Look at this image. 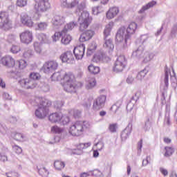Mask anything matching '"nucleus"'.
Here are the masks:
<instances>
[{
  "label": "nucleus",
  "instance_id": "58836bf2",
  "mask_svg": "<svg viewBox=\"0 0 177 177\" xmlns=\"http://www.w3.org/2000/svg\"><path fill=\"white\" fill-rule=\"evenodd\" d=\"M62 75H63L62 72H56L52 75L51 80L53 81H60V80H62Z\"/></svg>",
  "mask_w": 177,
  "mask_h": 177
},
{
  "label": "nucleus",
  "instance_id": "f3484780",
  "mask_svg": "<svg viewBox=\"0 0 177 177\" xmlns=\"http://www.w3.org/2000/svg\"><path fill=\"white\" fill-rule=\"evenodd\" d=\"M60 59L62 63H68L69 64L74 63V56H73V53L71 51L62 53L60 56Z\"/></svg>",
  "mask_w": 177,
  "mask_h": 177
},
{
  "label": "nucleus",
  "instance_id": "5fc2aeb1",
  "mask_svg": "<svg viewBox=\"0 0 177 177\" xmlns=\"http://www.w3.org/2000/svg\"><path fill=\"white\" fill-rule=\"evenodd\" d=\"M17 6H19V8H24V6H27V0H17Z\"/></svg>",
  "mask_w": 177,
  "mask_h": 177
},
{
  "label": "nucleus",
  "instance_id": "052dcab7",
  "mask_svg": "<svg viewBox=\"0 0 177 177\" xmlns=\"http://www.w3.org/2000/svg\"><path fill=\"white\" fill-rule=\"evenodd\" d=\"M95 146L97 147V150L102 151V150H103V147H104V143H103L102 141H100L95 144Z\"/></svg>",
  "mask_w": 177,
  "mask_h": 177
},
{
  "label": "nucleus",
  "instance_id": "6e6552de",
  "mask_svg": "<svg viewBox=\"0 0 177 177\" xmlns=\"http://www.w3.org/2000/svg\"><path fill=\"white\" fill-rule=\"evenodd\" d=\"M149 39V36L147 35H142L140 37V42L142 44L139 47L133 52L132 56L133 57H137V59H141L143 57V52H145V43Z\"/></svg>",
  "mask_w": 177,
  "mask_h": 177
},
{
  "label": "nucleus",
  "instance_id": "680f3d73",
  "mask_svg": "<svg viewBox=\"0 0 177 177\" xmlns=\"http://www.w3.org/2000/svg\"><path fill=\"white\" fill-rule=\"evenodd\" d=\"M151 127V124H150V119H147L145 123L144 129L145 131H149Z\"/></svg>",
  "mask_w": 177,
  "mask_h": 177
},
{
  "label": "nucleus",
  "instance_id": "c9c22d12",
  "mask_svg": "<svg viewBox=\"0 0 177 177\" xmlns=\"http://www.w3.org/2000/svg\"><path fill=\"white\" fill-rule=\"evenodd\" d=\"M85 8H86V3H85V1H81L77 4V13H78L79 12L78 15L81 16V13H82V12H86L84 11V9H85Z\"/></svg>",
  "mask_w": 177,
  "mask_h": 177
},
{
  "label": "nucleus",
  "instance_id": "ddd939ff",
  "mask_svg": "<svg viewBox=\"0 0 177 177\" xmlns=\"http://www.w3.org/2000/svg\"><path fill=\"white\" fill-rule=\"evenodd\" d=\"M106 103V95H100L97 97L93 104V110H100L104 107V104Z\"/></svg>",
  "mask_w": 177,
  "mask_h": 177
},
{
  "label": "nucleus",
  "instance_id": "0eeeda50",
  "mask_svg": "<svg viewBox=\"0 0 177 177\" xmlns=\"http://www.w3.org/2000/svg\"><path fill=\"white\" fill-rule=\"evenodd\" d=\"M91 20L92 19L89 17V12H81V15L79 14L78 22L80 24V30L85 31L89 27Z\"/></svg>",
  "mask_w": 177,
  "mask_h": 177
},
{
  "label": "nucleus",
  "instance_id": "9b49d317",
  "mask_svg": "<svg viewBox=\"0 0 177 177\" xmlns=\"http://www.w3.org/2000/svg\"><path fill=\"white\" fill-rule=\"evenodd\" d=\"M57 67H59L57 62L55 60L48 61L43 66V71L45 74H50V73L57 70Z\"/></svg>",
  "mask_w": 177,
  "mask_h": 177
},
{
  "label": "nucleus",
  "instance_id": "de8ad7c7",
  "mask_svg": "<svg viewBox=\"0 0 177 177\" xmlns=\"http://www.w3.org/2000/svg\"><path fill=\"white\" fill-rule=\"evenodd\" d=\"M78 3L79 1L78 0H73L71 3H65L67 6V8H68L69 9H73V8H75L77 6V8H78Z\"/></svg>",
  "mask_w": 177,
  "mask_h": 177
},
{
  "label": "nucleus",
  "instance_id": "37998d69",
  "mask_svg": "<svg viewBox=\"0 0 177 177\" xmlns=\"http://www.w3.org/2000/svg\"><path fill=\"white\" fill-rule=\"evenodd\" d=\"M64 131V129L57 126H53L51 127V131H53V133H63Z\"/></svg>",
  "mask_w": 177,
  "mask_h": 177
},
{
  "label": "nucleus",
  "instance_id": "6ab92c4d",
  "mask_svg": "<svg viewBox=\"0 0 177 177\" xmlns=\"http://www.w3.org/2000/svg\"><path fill=\"white\" fill-rule=\"evenodd\" d=\"M92 144L91 142L80 143L77 145V149H74L72 153L73 154H77V156H81L82 154V150L84 149H88Z\"/></svg>",
  "mask_w": 177,
  "mask_h": 177
},
{
  "label": "nucleus",
  "instance_id": "09e8293b",
  "mask_svg": "<svg viewBox=\"0 0 177 177\" xmlns=\"http://www.w3.org/2000/svg\"><path fill=\"white\" fill-rule=\"evenodd\" d=\"M60 121H61L62 125H67V124L70 122V118L67 115H63L62 114V118Z\"/></svg>",
  "mask_w": 177,
  "mask_h": 177
},
{
  "label": "nucleus",
  "instance_id": "69168bd1",
  "mask_svg": "<svg viewBox=\"0 0 177 177\" xmlns=\"http://www.w3.org/2000/svg\"><path fill=\"white\" fill-rule=\"evenodd\" d=\"M6 176L7 177H19V174L17 172L11 171L6 173Z\"/></svg>",
  "mask_w": 177,
  "mask_h": 177
},
{
  "label": "nucleus",
  "instance_id": "72a5a7b5",
  "mask_svg": "<svg viewBox=\"0 0 177 177\" xmlns=\"http://www.w3.org/2000/svg\"><path fill=\"white\" fill-rule=\"evenodd\" d=\"M105 6H106V5H104L103 3H102V1H101L100 5L93 8V12L95 13L96 12V15H97V13L104 12V9L106 8Z\"/></svg>",
  "mask_w": 177,
  "mask_h": 177
},
{
  "label": "nucleus",
  "instance_id": "864d4df0",
  "mask_svg": "<svg viewBox=\"0 0 177 177\" xmlns=\"http://www.w3.org/2000/svg\"><path fill=\"white\" fill-rule=\"evenodd\" d=\"M37 39H39V41H40V42H44V41H45V39H46V35H45V33H38L36 35Z\"/></svg>",
  "mask_w": 177,
  "mask_h": 177
},
{
  "label": "nucleus",
  "instance_id": "f8f14e48",
  "mask_svg": "<svg viewBox=\"0 0 177 177\" xmlns=\"http://www.w3.org/2000/svg\"><path fill=\"white\" fill-rule=\"evenodd\" d=\"M19 37L22 44H26V45H28V44H31L32 42V32L30 30H25L19 35Z\"/></svg>",
  "mask_w": 177,
  "mask_h": 177
},
{
  "label": "nucleus",
  "instance_id": "4c0bfd02",
  "mask_svg": "<svg viewBox=\"0 0 177 177\" xmlns=\"http://www.w3.org/2000/svg\"><path fill=\"white\" fill-rule=\"evenodd\" d=\"M96 48H97L96 44L95 43L91 44L87 49L86 55L92 56V54H93L95 53V50H96Z\"/></svg>",
  "mask_w": 177,
  "mask_h": 177
},
{
  "label": "nucleus",
  "instance_id": "2f4dec72",
  "mask_svg": "<svg viewBox=\"0 0 177 177\" xmlns=\"http://www.w3.org/2000/svg\"><path fill=\"white\" fill-rule=\"evenodd\" d=\"M157 4L156 1H152L148 3L147 5L144 6L141 10L139 11V13H143L145 10H148L150 8H153V6Z\"/></svg>",
  "mask_w": 177,
  "mask_h": 177
},
{
  "label": "nucleus",
  "instance_id": "bf43d9fd",
  "mask_svg": "<svg viewBox=\"0 0 177 177\" xmlns=\"http://www.w3.org/2000/svg\"><path fill=\"white\" fill-rule=\"evenodd\" d=\"M12 53H19L20 52V47L16 45H13L10 48Z\"/></svg>",
  "mask_w": 177,
  "mask_h": 177
},
{
  "label": "nucleus",
  "instance_id": "49530a36",
  "mask_svg": "<svg viewBox=\"0 0 177 177\" xmlns=\"http://www.w3.org/2000/svg\"><path fill=\"white\" fill-rule=\"evenodd\" d=\"M118 128V124L113 123V124H109V130L111 133H115V132H117Z\"/></svg>",
  "mask_w": 177,
  "mask_h": 177
},
{
  "label": "nucleus",
  "instance_id": "412c9836",
  "mask_svg": "<svg viewBox=\"0 0 177 177\" xmlns=\"http://www.w3.org/2000/svg\"><path fill=\"white\" fill-rule=\"evenodd\" d=\"M96 86V79L93 75H90L86 79V89H92Z\"/></svg>",
  "mask_w": 177,
  "mask_h": 177
},
{
  "label": "nucleus",
  "instance_id": "dca6fc26",
  "mask_svg": "<svg viewBox=\"0 0 177 177\" xmlns=\"http://www.w3.org/2000/svg\"><path fill=\"white\" fill-rule=\"evenodd\" d=\"M1 64H3V66L8 67L9 68L15 67V64H16L15 59H13V57H12V56L10 55H7L6 57H2L1 59Z\"/></svg>",
  "mask_w": 177,
  "mask_h": 177
},
{
  "label": "nucleus",
  "instance_id": "7ed1b4c3",
  "mask_svg": "<svg viewBox=\"0 0 177 177\" xmlns=\"http://www.w3.org/2000/svg\"><path fill=\"white\" fill-rule=\"evenodd\" d=\"M39 103L37 102L39 106L38 109L35 110V115L37 118L43 120V118H45V117L49 114V109L48 107L52 106V102L44 98L39 99Z\"/></svg>",
  "mask_w": 177,
  "mask_h": 177
},
{
  "label": "nucleus",
  "instance_id": "7c9ffc66",
  "mask_svg": "<svg viewBox=\"0 0 177 177\" xmlns=\"http://www.w3.org/2000/svg\"><path fill=\"white\" fill-rule=\"evenodd\" d=\"M39 174L42 177H48L49 176V171L45 167H37Z\"/></svg>",
  "mask_w": 177,
  "mask_h": 177
},
{
  "label": "nucleus",
  "instance_id": "a19ab883",
  "mask_svg": "<svg viewBox=\"0 0 177 177\" xmlns=\"http://www.w3.org/2000/svg\"><path fill=\"white\" fill-rule=\"evenodd\" d=\"M122 103V101H121V100L118 101L115 103V104H113L111 107V111H113L115 113H117V111H118V110H120V106H121Z\"/></svg>",
  "mask_w": 177,
  "mask_h": 177
},
{
  "label": "nucleus",
  "instance_id": "393cba45",
  "mask_svg": "<svg viewBox=\"0 0 177 177\" xmlns=\"http://www.w3.org/2000/svg\"><path fill=\"white\" fill-rule=\"evenodd\" d=\"M104 39L105 41L104 44V48L108 50L109 53L113 52L114 50V44H113V39L109 38Z\"/></svg>",
  "mask_w": 177,
  "mask_h": 177
},
{
  "label": "nucleus",
  "instance_id": "1a4fd4ad",
  "mask_svg": "<svg viewBox=\"0 0 177 177\" xmlns=\"http://www.w3.org/2000/svg\"><path fill=\"white\" fill-rule=\"evenodd\" d=\"M126 66L127 59H125V56L120 55L117 58L114 64V66L113 67V71H114V73H122Z\"/></svg>",
  "mask_w": 177,
  "mask_h": 177
},
{
  "label": "nucleus",
  "instance_id": "423d86ee",
  "mask_svg": "<svg viewBox=\"0 0 177 177\" xmlns=\"http://www.w3.org/2000/svg\"><path fill=\"white\" fill-rule=\"evenodd\" d=\"M36 4L35 5V9L36 10V13L35 15V17L36 20H39L41 17V13H44V12H46L48 9L50 8V4L49 3V0H35Z\"/></svg>",
  "mask_w": 177,
  "mask_h": 177
},
{
  "label": "nucleus",
  "instance_id": "f257e3e1",
  "mask_svg": "<svg viewBox=\"0 0 177 177\" xmlns=\"http://www.w3.org/2000/svg\"><path fill=\"white\" fill-rule=\"evenodd\" d=\"M136 28H138V24L135 22L130 24L127 28H125L124 26L120 28L115 35L116 42L124 41L125 44L123 45V48H127V42L131 38V35H133Z\"/></svg>",
  "mask_w": 177,
  "mask_h": 177
},
{
  "label": "nucleus",
  "instance_id": "4d7b16f0",
  "mask_svg": "<svg viewBox=\"0 0 177 177\" xmlns=\"http://www.w3.org/2000/svg\"><path fill=\"white\" fill-rule=\"evenodd\" d=\"M142 147H143V139L138 142V156H140L142 153Z\"/></svg>",
  "mask_w": 177,
  "mask_h": 177
},
{
  "label": "nucleus",
  "instance_id": "473e14b6",
  "mask_svg": "<svg viewBox=\"0 0 177 177\" xmlns=\"http://www.w3.org/2000/svg\"><path fill=\"white\" fill-rule=\"evenodd\" d=\"M54 167L57 171H62V169H64V167H66V163L60 160H57L54 162Z\"/></svg>",
  "mask_w": 177,
  "mask_h": 177
},
{
  "label": "nucleus",
  "instance_id": "0e129e2a",
  "mask_svg": "<svg viewBox=\"0 0 177 177\" xmlns=\"http://www.w3.org/2000/svg\"><path fill=\"white\" fill-rule=\"evenodd\" d=\"M13 150L15 151L17 154H21V153L23 152V149H21V147L17 145L13 147Z\"/></svg>",
  "mask_w": 177,
  "mask_h": 177
},
{
  "label": "nucleus",
  "instance_id": "2eb2a0df",
  "mask_svg": "<svg viewBox=\"0 0 177 177\" xmlns=\"http://www.w3.org/2000/svg\"><path fill=\"white\" fill-rule=\"evenodd\" d=\"M73 53L76 60H81L85 55V44H82L75 47L73 50Z\"/></svg>",
  "mask_w": 177,
  "mask_h": 177
},
{
  "label": "nucleus",
  "instance_id": "ea45409f",
  "mask_svg": "<svg viewBox=\"0 0 177 177\" xmlns=\"http://www.w3.org/2000/svg\"><path fill=\"white\" fill-rule=\"evenodd\" d=\"M41 45L42 43H39L38 41H35L33 44L35 52L37 53L39 55L42 52Z\"/></svg>",
  "mask_w": 177,
  "mask_h": 177
},
{
  "label": "nucleus",
  "instance_id": "c03bdc74",
  "mask_svg": "<svg viewBox=\"0 0 177 177\" xmlns=\"http://www.w3.org/2000/svg\"><path fill=\"white\" fill-rule=\"evenodd\" d=\"M172 71L174 73V77H171V86L176 89L177 86V80H176V75L175 74V70H174V68H172Z\"/></svg>",
  "mask_w": 177,
  "mask_h": 177
},
{
  "label": "nucleus",
  "instance_id": "4468645a",
  "mask_svg": "<svg viewBox=\"0 0 177 177\" xmlns=\"http://www.w3.org/2000/svg\"><path fill=\"white\" fill-rule=\"evenodd\" d=\"M51 23L53 28H60L66 23V19L62 15H55L52 19Z\"/></svg>",
  "mask_w": 177,
  "mask_h": 177
},
{
  "label": "nucleus",
  "instance_id": "f03ea898",
  "mask_svg": "<svg viewBox=\"0 0 177 177\" xmlns=\"http://www.w3.org/2000/svg\"><path fill=\"white\" fill-rule=\"evenodd\" d=\"M77 26V23L75 22H70L67 24L62 31L56 32L54 35L52 36L53 41L56 42L59 41L62 37L61 42L64 45H68L70 42H71V36L69 34H67V31H71Z\"/></svg>",
  "mask_w": 177,
  "mask_h": 177
},
{
  "label": "nucleus",
  "instance_id": "b1692460",
  "mask_svg": "<svg viewBox=\"0 0 177 177\" xmlns=\"http://www.w3.org/2000/svg\"><path fill=\"white\" fill-rule=\"evenodd\" d=\"M96 59L98 62H103L104 63H109V62H110V57L104 54V53H100L98 55H95L94 56V60Z\"/></svg>",
  "mask_w": 177,
  "mask_h": 177
},
{
  "label": "nucleus",
  "instance_id": "e433bc0d",
  "mask_svg": "<svg viewBox=\"0 0 177 177\" xmlns=\"http://www.w3.org/2000/svg\"><path fill=\"white\" fill-rule=\"evenodd\" d=\"M88 68L91 74H99V73L100 72V68H99V66H95L92 64L88 66Z\"/></svg>",
  "mask_w": 177,
  "mask_h": 177
},
{
  "label": "nucleus",
  "instance_id": "aec40b11",
  "mask_svg": "<svg viewBox=\"0 0 177 177\" xmlns=\"http://www.w3.org/2000/svg\"><path fill=\"white\" fill-rule=\"evenodd\" d=\"M95 35V32L91 30H86L83 32L80 37V42H85L86 41H89Z\"/></svg>",
  "mask_w": 177,
  "mask_h": 177
},
{
  "label": "nucleus",
  "instance_id": "8fccbe9b",
  "mask_svg": "<svg viewBox=\"0 0 177 177\" xmlns=\"http://www.w3.org/2000/svg\"><path fill=\"white\" fill-rule=\"evenodd\" d=\"M165 149L166 150V152L165 153V157H169L170 156H172L174 154V149L170 147H165Z\"/></svg>",
  "mask_w": 177,
  "mask_h": 177
},
{
  "label": "nucleus",
  "instance_id": "79ce46f5",
  "mask_svg": "<svg viewBox=\"0 0 177 177\" xmlns=\"http://www.w3.org/2000/svg\"><path fill=\"white\" fill-rule=\"evenodd\" d=\"M48 28V24L46 22H39L37 24V30L39 31H45Z\"/></svg>",
  "mask_w": 177,
  "mask_h": 177
},
{
  "label": "nucleus",
  "instance_id": "6e6d98bb",
  "mask_svg": "<svg viewBox=\"0 0 177 177\" xmlns=\"http://www.w3.org/2000/svg\"><path fill=\"white\" fill-rule=\"evenodd\" d=\"M19 68H21V70H23V68H26L27 67V62L21 59L18 62Z\"/></svg>",
  "mask_w": 177,
  "mask_h": 177
},
{
  "label": "nucleus",
  "instance_id": "9d476101",
  "mask_svg": "<svg viewBox=\"0 0 177 177\" xmlns=\"http://www.w3.org/2000/svg\"><path fill=\"white\" fill-rule=\"evenodd\" d=\"M0 28L5 30L12 28V22L9 20V15L6 12H0Z\"/></svg>",
  "mask_w": 177,
  "mask_h": 177
},
{
  "label": "nucleus",
  "instance_id": "c756f323",
  "mask_svg": "<svg viewBox=\"0 0 177 177\" xmlns=\"http://www.w3.org/2000/svg\"><path fill=\"white\" fill-rule=\"evenodd\" d=\"M169 74H171V71L166 68L165 70V77H164V84H165V89H168L169 80Z\"/></svg>",
  "mask_w": 177,
  "mask_h": 177
},
{
  "label": "nucleus",
  "instance_id": "cd10ccee",
  "mask_svg": "<svg viewBox=\"0 0 177 177\" xmlns=\"http://www.w3.org/2000/svg\"><path fill=\"white\" fill-rule=\"evenodd\" d=\"M62 86L66 92H75V83H62Z\"/></svg>",
  "mask_w": 177,
  "mask_h": 177
},
{
  "label": "nucleus",
  "instance_id": "5701e85b",
  "mask_svg": "<svg viewBox=\"0 0 177 177\" xmlns=\"http://www.w3.org/2000/svg\"><path fill=\"white\" fill-rule=\"evenodd\" d=\"M48 120L50 122L56 124L59 121H62V113H53L50 114Z\"/></svg>",
  "mask_w": 177,
  "mask_h": 177
},
{
  "label": "nucleus",
  "instance_id": "774afa93",
  "mask_svg": "<svg viewBox=\"0 0 177 177\" xmlns=\"http://www.w3.org/2000/svg\"><path fill=\"white\" fill-rule=\"evenodd\" d=\"M74 118H80L81 117V111L75 109L73 111Z\"/></svg>",
  "mask_w": 177,
  "mask_h": 177
},
{
  "label": "nucleus",
  "instance_id": "4be33fe9",
  "mask_svg": "<svg viewBox=\"0 0 177 177\" xmlns=\"http://www.w3.org/2000/svg\"><path fill=\"white\" fill-rule=\"evenodd\" d=\"M132 132V123H129L128 126L122 131L121 139L125 140L129 138V135Z\"/></svg>",
  "mask_w": 177,
  "mask_h": 177
},
{
  "label": "nucleus",
  "instance_id": "603ef678",
  "mask_svg": "<svg viewBox=\"0 0 177 177\" xmlns=\"http://www.w3.org/2000/svg\"><path fill=\"white\" fill-rule=\"evenodd\" d=\"M164 122H165V124H167V125H168V127H169V125H171V118L169 117V112L165 113Z\"/></svg>",
  "mask_w": 177,
  "mask_h": 177
},
{
  "label": "nucleus",
  "instance_id": "f704fd0d",
  "mask_svg": "<svg viewBox=\"0 0 177 177\" xmlns=\"http://www.w3.org/2000/svg\"><path fill=\"white\" fill-rule=\"evenodd\" d=\"M149 73V70H147V68H144L143 70H142L141 71H140L138 75H137V80H138L139 81H142L145 77H146V75Z\"/></svg>",
  "mask_w": 177,
  "mask_h": 177
},
{
  "label": "nucleus",
  "instance_id": "a878e982",
  "mask_svg": "<svg viewBox=\"0 0 177 177\" xmlns=\"http://www.w3.org/2000/svg\"><path fill=\"white\" fill-rule=\"evenodd\" d=\"M114 26L113 22H109L104 30V39H107L111 35V28H113Z\"/></svg>",
  "mask_w": 177,
  "mask_h": 177
},
{
  "label": "nucleus",
  "instance_id": "e2e57ef3",
  "mask_svg": "<svg viewBox=\"0 0 177 177\" xmlns=\"http://www.w3.org/2000/svg\"><path fill=\"white\" fill-rule=\"evenodd\" d=\"M32 55V50H27L24 53V57L26 59H28V57H30Z\"/></svg>",
  "mask_w": 177,
  "mask_h": 177
},
{
  "label": "nucleus",
  "instance_id": "13d9d810",
  "mask_svg": "<svg viewBox=\"0 0 177 177\" xmlns=\"http://www.w3.org/2000/svg\"><path fill=\"white\" fill-rule=\"evenodd\" d=\"M14 139L15 140H18L19 142H21V140H23V139H24V136H23V134H21L20 133H16L14 135Z\"/></svg>",
  "mask_w": 177,
  "mask_h": 177
},
{
  "label": "nucleus",
  "instance_id": "a211bd4d",
  "mask_svg": "<svg viewBox=\"0 0 177 177\" xmlns=\"http://www.w3.org/2000/svg\"><path fill=\"white\" fill-rule=\"evenodd\" d=\"M21 23H22L24 26H26V27H32V26H34V22L31 17L28 16L26 12L21 14Z\"/></svg>",
  "mask_w": 177,
  "mask_h": 177
},
{
  "label": "nucleus",
  "instance_id": "c85d7f7f",
  "mask_svg": "<svg viewBox=\"0 0 177 177\" xmlns=\"http://www.w3.org/2000/svg\"><path fill=\"white\" fill-rule=\"evenodd\" d=\"M62 84L74 83V75L72 73H65L62 78Z\"/></svg>",
  "mask_w": 177,
  "mask_h": 177
},
{
  "label": "nucleus",
  "instance_id": "20e7f679",
  "mask_svg": "<svg viewBox=\"0 0 177 177\" xmlns=\"http://www.w3.org/2000/svg\"><path fill=\"white\" fill-rule=\"evenodd\" d=\"M41 78V75L38 73H31L28 78L19 80V84L21 88L25 89H34L38 84L37 81Z\"/></svg>",
  "mask_w": 177,
  "mask_h": 177
},
{
  "label": "nucleus",
  "instance_id": "3c124183",
  "mask_svg": "<svg viewBox=\"0 0 177 177\" xmlns=\"http://www.w3.org/2000/svg\"><path fill=\"white\" fill-rule=\"evenodd\" d=\"M154 57V53H147L146 57L144 59L145 63H147V62H150V60H152Z\"/></svg>",
  "mask_w": 177,
  "mask_h": 177
},
{
  "label": "nucleus",
  "instance_id": "bb28decb",
  "mask_svg": "<svg viewBox=\"0 0 177 177\" xmlns=\"http://www.w3.org/2000/svg\"><path fill=\"white\" fill-rule=\"evenodd\" d=\"M119 12L120 9H118V8L113 7L106 12V17L107 19H113V17H115Z\"/></svg>",
  "mask_w": 177,
  "mask_h": 177
},
{
  "label": "nucleus",
  "instance_id": "39448f33",
  "mask_svg": "<svg viewBox=\"0 0 177 177\" xmlns=\"http://www.w3.org/2000/svg\"><path fill=\"white\" fill-rule=\"evenodd\" d=\"M87 128H89V122L88 121H77L70 127L69 133L72 136H81Z\"/></svg>",
  "mask_w": 177,
  "mask_h": 177
},
{
  "label": "nucleus",
  "instance_id": "338daca9",
  "mask_svg": "<svg viewBox=\"0 0 177 177\" xmlns=\"http://www.w3.org/2000/svg\"><path fill=\"white\" fill-rule=\"evenodd\" d=\"M0 161L2 162H6V161H8V156L0 152Z\"/></svg>",
  "mask_w": 177,
  "mask_h": 177
},
{
  "label": "nucleus",
  "instance_id": "a18cd8bd",
  "mask_svg": "<svg viewBox=\"0 0 177 177\" xmlns=\"http://www.w3.org/2000/svg\"><path fill=\"white\" fill-rule=\"evenodd\" d=\"M54 108L56 109V110H62V107L64 106V102L62 101H56L53 103Z\"/></svg>",
  "mask_w": 177,
  "mask_h": 177
}]
</instances>
